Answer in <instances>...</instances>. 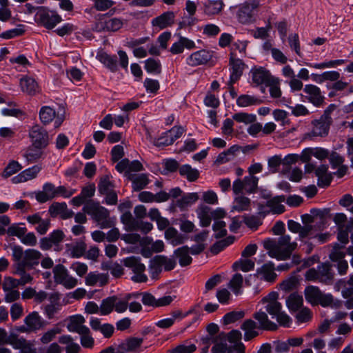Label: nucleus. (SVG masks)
Segmentation results:
<instances>
[{"mask_svg": "<svg viewBox=\"0 0 353 353\" xmlns=\"http://www.w3.org/2000/svg\"><path fill=\"white\" fill-rule=\"evenodd\" d=\"M263 246L270 257L279 261H285L290 258L297 248V243L291 242V237L289 235H281L278 241L267 239L264 241Z\"/></svg>", "mask_w": 353, "mask_h": 353, "instance_id": "obj_1", "label": "nucleus"}, {"mask_svg": "<svg viewBox=\"0 0 353 353\" xmlns=\"http://www.w3.org/2000/svg\"><path fill=\"white\" fill-rule=\"evenodd\" d=\"M12 258L17 262L16 265L27 268L30 270L38 265L42 256L41 253L34 249H28L23 251L19 245L12 247Z\"/></svg>", "mask_w": 353, "mask_h": 353, "instance_id": "obj_2", "label": "nucleus"}, {"mask_svg": "<svg viewBox=\"0 0 353 353\" xmlns=\"http://www.w3.org/2000/svg\"><path fill=\"white\" fill-rule=\"evenodd\" d=\"M279 294L276 292H272L266 296L263 297L261 302L266 304L265 308L266 312L272 316L276 317L279 324L283 327H289L291 319L290 317L282 310V305L278 299Z\"/></svg>", "mask_w": 353, "mask_h": 353, "instance_id": "obj_3", "label": "nucleus"}, {"mask_svg": "<svg viewBox=\"0 0 353 353\" xmlns=\"http://www.w3.org/2000/svg\"><path fill=\"white\" fill-rule=\"evenodd\" d=\"M335 273L332 265L328 263H322L317 268H310L305 274V279L309 281H319L325 285H332L334 280Z\"/></svg>", "mask_w": 353, "mask_h": 353, "instance_id": "obj_4", "label": "nucleus"}, {"mask_svg": "<svg viewBox=\"0 0 353 353\" xmlns=\"http://www.w3.org/2000/svg\"><path fill=\"white\" fill-rule=\"evenodd\" d=\"M83 211L90 215L101 228H109L112 226V222L109 219V211L99 203L92 200L88 201L85 203Z\"/></svg>", "mask_w": 353, "mask_h": 353, "instance_id": "obj_5", "label": "nucleus"}, {"mask_svg": "<svg viewBox=\"0 0 353 353\" xmlns=\"http://www.w3.org/2000/svg\"><path fill=\"white\" fill-rule=\"evenodd\" d=\"M305 300L312 305H321L327 307L332 304L333 296L330 294H324L317 286L309 285L305 288Z\"/></svg>", "mask_w": 353, "mask_h": 353, "instance_id": "obj_6", "label": "nucleus"}, {"mask_svg": "<svg viewBox=\"0 0 353 353\" xmlns=\"http://www.w3.org/2000/svg\"><path fill=\"white\" fill-rule=\"evenodd\" d=\"M121 221L125 225L126 231H139L140 230L144 234L150 232L153 225L149 222H143L134 218L130 211L125 212L121 216Z\"/></svg>", "mask_w": 353, "mask_h": 353, "instance_id": "obj_7", "label": "nucleus"}, {"mask_svg": "<svg viewBox=\"0 0 353 353\" xmlns=\"http://www.w3.org/2000/svg\"><path fill=\"white\" fill-rule=\"evenodd\" d=\"M53 274L55 283L63 285L67 289H72L77 285V279L71 276L62 264L54 267Z\"/></svg>", "mask_w": 353, "mask_h": 353, "instance_id": "obj_8", "label": "nucleus"}, {"mask_svg": "<svg viewBox=\"0 0 353 353\" xmlns=\"http://www.w3.org/2000/svg\"><path fill=\"white\" fill-rule=\"evenodd\" d=\"M258 6L259 3L256 1L241 4L236 12L238 21L242 24L252 23L254 21V10Z\"/></svg>", "mask_w": 353, "mask_h": 353, "instance_id": "obj_9", "label": "nucleus"}, {"mask_svg": "<svg viewBox=\"0 0 353 353\" xmlns=\"http://www.w3.org/2000/svg\"><path fill=\"white\" fill-rule=\"evenodd\" d=\"M37 13L39 22L48 29H52L61 22V17L54 11L41 8Z\"/></svg>", "mask_w": 353, "mask_h": 353, "instance_id": "obj_10", "label": "nucleus"}, {"mask_svg": "<svg viewBox=\"0 0 353 353\" xmlns=\"http://www.w3.org/2000/svg\"><path fill=\"white\" fill-rule=\"evenodd\" d=\"M213 54V51L201 49L192 53L186 59V63L192 67L205 65L212 60Z\"/></svg>", "mask_w": 353, "mask_h": 353, "instance_id": "obj_11", "label": "nucleus"}, {"mask_svg": "<svg viewBox=\"0 0 353 353\" xmlns=\"http://www.w3.org/2000/svg\"><path fill=\"white\" fill-rule=\"evenodd\" d=\"M229 65L231 67L230 83H234L241 77L245 64L241 59L236 57L234 52H231L230 54Z\"/></svg>", "mask_w": 353, "mask_h": 353, "instance_id": "obj_12", "label": "nucleus"}, {"mask_svg": "<svg viewBox=\"0 0 353 353\" xmlns=\"http://www.w3.org/2000/svg\"><path fill=\"white\" fill-rule=\"evenodd\" d=\"M331 124L332 122L323 119L321 117L315 119L312 121V128L307 134V136L310 139L316 137H325L329 133Z\"/></svg>", "mask_w": 353, "mask_h": 353, "instance_id": "obj_13", "label": "nucleus"}, {"mask_svg": "<svg viewBox=\"0 0 353 353\" xmlns=\"http://www.w3.org/2000/svg\"><path fill=\"white\" fill-rule=\"evenodd\" d=\"M32 145L45 148L48 145V134L46 130L39 125L33 126L30 132Z\"/></svg>", "mask_w": 353, "mask_h": 353, "instance_id": "obj_14", "label": "nucleus"}, {"mask_svg": "<svg viewBox=\"0 0 353 353\" xmlns=\"http://www.w3.org/2000/svg\"><path fill=\"white\" fill-rule=\"evenodd\" d=\"M252 80L256 85L271 84V81L274 77L271 75L270 72L263 67L254 68L251 70Z\"/></svg>", "mask_w": 353, "mask_h": 353, "instance_id": "obj_15", "label": "nucleus"}, {"mask_svg": "<svg viewBox=\"0 0 353 353\" xmlns=\"http://www.w3.org/2000/svg\"><path fill=\"white\" fill-rule=\"evenodd\" d=\"M303 92L307 94V100L314 105L319 107L323 105L324 97L319 87L312 84L305 85Z\"/></svg>", "mask_w": 353, "mask_h": 353, "instance_id": "obj_16", "label": "nucleus"}, {"mask_svg": "<svg viewBox=\"0 0 353 353\" xmlns=\"http://www.w3.org/2000/svg\"><path fill=\"white\" fill-rule=\"evenodd\" d=\"M253 318L256 320L259 323V330L275 331L278 329V325L271 321L268 316L266 312L259 310V312L253 314Z\"/></svg>", "mask_w": 353, "mask_h": 353, "instance_id": "obj_17", "label": "nucleus"}, {"mask_svg": "<svg viewBox=\"0 0 353 353\" xmlns=\"http://www.w3.org/2000/svg\"><path fill=\"white\" fill-rule=\"evenodd\" d=\"M174 18L175 14L173 12H165L161 15L154 18L152 20V25L162 30L172 26L174 23Z\"/></svg>", "mask_w": 353, "mask_h": 353, "instance_id": "obj_18", "label": "nucleus"}, {"mask_svg": "<svg viewBox=\"0 0 353 353\" xmlns=\"http://www.w3.org/2000/svg\"><path fill=\"white\" fill-rule=\"evenodd\" d=\"M241 329L244 331L243 339L245 341H251L259 334L257 323L251 319L245 320L241 325Z\"/></svg>", "mask_w": 353, "mask_h": 353, "instance_id": "obj_19", "label": "nucleus"}, {"mask_svg": "<svg viewBox=\"0 0 353 353\" xmlns=\"http://www.w3.org/2000/svg\"><path fill=\"white\" fill-rule=\"evenodd\" d=\"M196 48L195 43L187 37L180 36L179 40L174 42L170 49L173 54H181L184 49L192 50Z\"/></svg>", "mask_w": 353, "mask_h": 353, "instance_id": "obj_20", "label": "nucleus"}, {"mask_svg": "<svg viewBox=\"0 0 353 353\" xmlns=\"http://www.w3.org/2000/svg\"><path fill=\"white\" fill-rule=\"evenodd\" d=\"M274 264L272 262H268L264 264L261 268L257 269L256 273L253 275L254 279L261 275L263 279L268 282H274L276 278V274L274 272Z\"/></svg>", "mask_w": 353, "mask_h": 353, "instance_id": "obj_21", "label": "nucleus"}, {"mask_svg": "<svg viewBox=\"0 0 353 353\" xmlns=\"http://www.w3.org/2000/svg\"><path fill=\"white\" fill-rule=\"evenodd\" d=\"M97 59L111 72H115L118 70L117 55H110L104 51H100L97 53Z\"/></svg>", "mask_w": 353, "mask_h": 353, "instance_id": "obj_22", "label": "nucleus"}, {"mask_svg": "<svg viewBox=\"0 0 353 353\" xmlns=\"http://www.w3.org/2000/svg\"><path fill=\"white\" fill-rule=\"evenodd\" d=\"M41 169V168L39 165H34L32 168L22 171L20 174L14 176L12 179V181L14 183H19L34 179L37 174L40 172Z\"/></svg>", "mask_w": 353, "mask_h": 353, "instance_id": "obj_23", "label": "nucleus"}, {"mask_svg": "<svg viewBox=\"0 0 353 353\" xmlns=\"http://www.w3.org/2000/svg\"><path fill=\"white\" fill-rule=\"evenodd\" d=\"M165 238L173 246L181 245L188 239L186 235L179 233L173 227H169L165 230Z\"/></svg>", "mask_w": 353, "mask_h": 353, "instance_id": "obj_24", "label": "nucleus"}, {"mask_svg": "<svg viewBox=\"0 0 353 353\" xmlns=\"http://www.w3.org/2000/svg\"><path fill=\"white\" fill-rule=\"evenodd\" d=\"M85 320L81 315H74L70 316V322L67 325L68 331L72 332H76L80 334L83 333V331H86L88 327L83 325Z\"/></svg>", "mask_w": 353, "mask_h": 353, "instance_id": "obj_25", "label": "nucleus"}, {"mask_svg": "<svg viewBox=\"0 0 353 353\" xmlns=\"http://www.w3.org/2000/svg\"><path fill=\"white\" fill-rule=\"evenodd\" d=\"M143 339L137 337H129L121 343L119 346L122 353L135 351L143 343Z\"/></svg>", "mask_w": 353, "mask_h": 353, "instance_id": "obj_26", "label": "nucleus"}, {"mask_svg": "<svg viewBox=\"0 0 353 353\" xmlns=\"http://www.w3.org/2000/svg\"><path fill=\"white\" fill-rule=\"evenodd\" d=\"M19 84L21 90L29 95H34L38 92V84L33 78L23 77L20 79Z\"/></svg>", "mask_w": 353, "mask_h": 353, "instance_id": "obj_27", "label": "nucleus"}, {"mask_svg": "<svg viewBox=\"0 0 353 353\" xmlns=\"http://www.w3.org/2000/svg\"><path fill=\"white\" fill-rule=\"evenodd\" d=\"M128 179L132 183L133 190L136 192L143 190L150 182L146 174H130Z\"/></svg>", "mask_w": 353, "mask_h": 353, "instance_id": "obj_28", "label": "nucleus"}, {"mask_svg": "<svg viewBox=\"0 0 353 353\" xmlns=\"http://www.w3.org/2000/svg\"><path fill=\"white\" fill-rule=\"evenodd\" d=\"M26 325L28 327V330L35 331L43 327V323L41 316L37 312L29 314L24 319Z\"/></svg>", "mask_w": 353, "mask_h": 353, "instance_id": "obj_29", "label": "nucleus"}, {"mask_svg": "<svg viewBox=\"0 0 353 353\" xmlns=\"http://www.w3.org/2000/svg\"><path fill=\"white\" fill-rule=\"evenodd\" d=\"M174 254L179 259V265L185 267L191 264L192 258L190 256V248L187 245L182 246L174 250Z\"/></svg>", "mask_w": 353, "mask_h": 353, "instance_id": "obj_30", "label": "nucleus"}, {"mask_svg": "<svg viewBox=\"0 0 353 353\" xmlns=\"http://www.w3.org/2000/svg\"><path fill=\"white\" fill-rule=\"evenodd\" d=\"M240 148H241L238 145L231 146L227 150L220 153L214 163L217 165H221L231 161L234 159L235 154L240 151Z\"/></svg>", "mask_w": 353, "mask_h": 353, "instance_id": "obj_31", "label": "nucleus"}, {"mask_svg": "<svg viewBox=\"0 0 353 353\" xmlns=\"http://www.w3.org/2000/svg\"><path fill=\"white\" fill-rule=\"evenodd\" d=\"M198 218L200 221V225L202 227H208L212 221L211 208L207 205H201L197 210Z\"/></svg>", "mask_w": 353, "mask_h": 353, "instance_id": "obj_32", "label": "nucleus"}, {"mask_svg": "<svg viewBox=\"0 0 353 353\" xmlns=\"http://www.w3.org/2000/svg\"><path fill=\"white\" fill-rule=\"evenodd\" d=\"M285 201L284 195L276 196L267 201L266 205L275 214H282L285 212V206L281 204Z\"/></svg>", "mask_w": 353, "mask_h": 353, "instance_id": "obj_33", "label": "nucleus"}, {"mask_svg": "<svg viewBox=\"0 0 353 353\" xmlns=\"http://www.w3.org/2000/svg\"><path fill=\"white\" fill-rule=\"evenodd\" d=\"M61 344L65 345V353H79L81 350L80 345L74 342L72 337L70 335H63L59 338Z\"/></svg>", "mask_w": 353, "mask_h": 353, "instance_id": "obj_34", "label": "nucleus"}, {"mask_svg": "<svg viewBox=\"0 0 353 353\" xmlns=\"http://www.w3.org/2000/svg\"><path fill=\"white\" fill-rule=\"evenodd\" d=\"M147 139L157 147L160 148L168 146L173 143V139L170 138V134L168 131L162 133V134L157 139H153L148 130H147Z\"/></svg>", "mask_w": 353, "mask_h": 353, "instance_id": "obj_35", "label": "nucleus"}, {"mask_svg": "<svg viewBox=\"0 0 353 353\" xmlns=\"http://www.w3.org/2000/svg\"><path fill=\"white\" fill-rule=\"evenodd\" d=\"M123 264L133 271L134 273L145 272V267L141 263V259L136 256H130L125 258L123 261Z\"/></svg>", "mask_w": 353, "mask_h": 353, "instance_id": "obj_36", "label": "nucleus"}, {"mask_svg": "<svg viewBox=\"0 0 353 353\" xmlns=\"http://www.w3.org/2000/svg\"><path fill=\"white\" fill-rule=\"evenodd\" d=\"M303 304V296L298 293H292L286 299V305L290 312L298 311Z\"/></svg>", "mask_w": 353, "mask_h": 353, "instance_id": "obj_37", "label": "nucleus"}, {"mask_svg": "<svg viewBox=\"0 0 353 353\" xmlns=\"http://www.w3.org/2000/svg\"><path fill=\"white\" fill-rule=\"evenodd\" d=\"M199 196L196 192L188 193L183 195L181 199L176 200V205L181 209L185 210L188 206L196 202Z\"/></svg>", "mask_w": 353, "mask_h": 353, "instance_id": "obj_38", "label": "nucleus"}, {"mask_svg": "<svg viewBox=\"0 0 353 353\" xmlns=\"http://www.w3.org/2000/svg\"><path fill=\"white\" fill-rule=\"evenodd\" d=\"M179 174L190 182L196 181L200 175L198 170L192 168L188 164L183 165L179 168Z\"/></svg>", "mask_w": 353, "mask_h": 353, "instance_id": "obj_39", "label": "nucleus"}, {"mask_svg": "<svg viewBox=\"0 0 353 353\" xmlns=\"http://www.w3.org/2000/svg\"><path fill=\"white\" fill-rule=\"evenodd\" d=\"M222 0L208 1L204 4V12L208 15H215L221 12L223 9Z\"/></svg>", "mask_w": 353, "mask_h": 353, "instance_id": "obj_40", "label": "nucleus"}, {"mask_svg": "<svg viewBox=\"0 0 353 353\" xmlns=\"http://www.w3.org/2000/svg\"><path fill=\"white\" fill-rule=\"evenodd\" d=\"M262 103L263 100L248 94H241L236 99V104L240 107L260 105Z\"/></svg>", "mask_w": 353, "mask_h": 353, "instance_id": "obj_41", "label": "nucleus"}, {"mask_svg": "<svg viewBox=\"0 0 353 353\" xmlns=\"http://www.w3.org/2000/svg\"><path fill=\"white\" fill-rule=\"evenodd\" d=\"M235 237L234 236H229L225 239L220 240L214 243L210 248V252L216 255L223 250L226 247L232 244L234 242Z\"/></svg>", "mask_w": 353, "mask_h": 353, "instance_id": "obj_42", "label": "nucleus"}, {"mask_svg": "<svg viewBox=\"0 0 353 353\" xmlns=\"http://www.w3.org/2000/svg\"><path fill=\"white\" fill-rule=\"evenodd\" d=\"M114 184L110 180L109 175H104L99 179L98 183V191L101 194H108V192L114 190Z\"/></svg>", "mask_w": 353, "mask_h": 353, "instance_id": "obj_43", "label": "nucleus"}, {"mask_svg": "<svg viewBox=\"0 0 353 353\" xmlns=\"http://www.w3.org/2000/svg\"><path fill=\"white\" fill-rule=\"evenodd\" d=\"M42 148L37 147L34 145H32L31 146L27 148L23 154V157L30 163L35 162L38 159H39L42 156Z\"/></svg>", "mask_w": 353, "mask_h": 353, "instance_id": "obj_44", "label": "nucleus"}, {"mask_svg": "<svg viewBox=\"0 0 353 353\" xmlns=\"http://www.w3.org/2000/svg\"><path fill=\"white\" fill-rule=\"evenodd\" d=\"M115 296H108L101 301L100 307V314L106 316L112 313L115 306Z\"/></svg>", "mask_w": 353, "mask_h": 353, "instance_id": "obj_45", "label": "nucleus"}, {"mask_svg": "<svg viewBox=\"0 0 353 353\" xmlns=\"http://www.w3.org/2000/svg\"><path fill=\"white\" fill-rule=\"evenodd\" d=\"M27 268L14 265L13 274L20 276V279H18L20 285L30 283L33 280V277L29 273H27Z\"/></svg>", "mask_w": 353, "mask_h": 353, "instance_id": "obj_46", "label": "nucleus"}, {"mask_svg": "<svg viewBox=\"0 0 353 353\" xmlns=\"http://www.w3.org/2000/svg\"><path fill=\"white\" fill-rule=\"evenodd\" d=\"M56 112L50 106H43L39 111V118L41 121L46 125L50 123L54 119Z\"/></svg>", "mask_w": 353, "mask_h": 353, "instance_id": "obj_47", "label": "nucleus"}, {"mask_svg": "<svg viewBox=\"0 0 353 353\" xmlns=\"http://www.w3.org/2000/svg\"><path fill=\"white\" fill-rule=\"evenodd\" d=\"M241 337V332L237 330H233L228 334L221 332L218 335V338L220 339V341H228L231 343H239Z\"/></svg>", "mask_w": 353, "mask_h": 353, "instance_id": "obj_48", "label": "nucleus"}, {"mask_svg": "<svg viewBox=\"0 0 353 353\" xmlns=\"http://www.w3.org/2000/svg\"><path fill=\"white\" fill-rule=\"evenodd\" d=\"M145 69L148 73L159 74L161 72V64L159 59L149 58L145 61Z\"/></svg>", "mask_w": 353, "mask_h": 353, "instance_id": "obj_49", "label": "nucleus"}, {"mask_svg": "<svg viewBox=\"0 0 353 353\" xmlns=\"http://www.w3.org/2000/svg\"><path fill=\"white\" fill-rule=\"evenodd\" d=\"M251 201L249 198L244 196H239L234 199V205L233 208L238 211L248 210L250 207Z\"/></svg>", "mask_w": 353, "mask_h": 353, "instance_id": "obj_50", "label": "nucleus"}, {"mask_svg": "<svg viewBox=\"0 0 353 353\" xmlns=\"http://www.w3.org/2000/svg\"><path fill=\"white\" fill-rule=\"evenodd\" d=\"M259 178L254 176H246L243 179L245 184V190L248 194L254 193L256 191Z\"/></svg>", "mask_w": 353, "mask_h": 353, "instance_id": "obj_51", "label": "nucleus"}, {"mask_svg": "<svg viewBox=\"0 0 353 353\" xmlns=\"http://www.w3.org/2000/svg\"><path fill=\"white\" fill-rule=\"evenodd\" d=\"M234 270H241L243 272H249L254 268V262L251 259H241L232 265Z\"/></svg>", "mask_w": 353, "mask_h": 353, "instance_id": "obj_52", "label": "nucleus"}, {"mask_svg": "<svg viewBox=\"0 0 353 353\" xmlns=\"http://www.w3.org/2000/svg\"><path fill=\"white\" fill-rule=\"evenodd\" d=\"M162 271V266L160 263V261L158 258V256H154L152 259L150 260V265H149V272L151 276V278L153 279H156L159 274Z\"/></svg>", "mask_w": 353, "mask_h": 353, "instance_id": "obj_53", "label": "nucleus"}, {"mask_svg": "<svg viewBox=\"0 0 353 353\" xmlns=\"http://www.w3.org/2000/svg\"><path fill=\"white\" fill-rule=\"evenodd\" d=\"M243 282V276L241 274H235L229 283V288L233 291L235 294L240 292Z\"/></svg>", "mask_w": 353, "mask_h": 353, "instance_id": "obj_54", "label": "nucleus"}, {"mask_svg": "<svg viewBox=\"0 0 353 353\" xmlns=\"http://www.w3.org/2000/svg\"><path fill=\"white\" fill-rule=\"evenodd\" d=\"M232 119L239 123L249 124L252 123L255 121L256 116L246 112H239L232 115Z\"/></svg>", "mask_w": 353, "mask_h": 353, "instance_id": "obj_55", "label": "nucleus"}, {"mask_svg": "<svg viewBox=\"0 0 353 353\" xmlns=\"http://www.w3.org/2000/svg\"><path fill=\"white\" fill-rule=\"evenodd\" d=\"M343 245L336 243L329 254L330 259L332 261H339L343 260L345 256V253L343 251Z\"/></svg>", "mask_w": 353, "mask_h": 353, "instance_id": "obj_56", "label": "nucleus"}, {"mask_svg": "<svg viewBox=\"0 0 353 353\" xmlns=\"http://www.w3.org/2000/svg\"><path fill=\"white\" fill-rule=\"evenodd\" d=\"M245 224L250 229L256 230L262 224L261 218L255 215L243 216Z\"/></svg>", "mask_w": 353, "mask_h": 353, "instance_id": "obj_57", "label": "nucleus"}, {"mask_svg": "<svg viewBox=\"0 0 353 353\" xmlns=\"http://www.w3.org/2000/svg\"><path fill=\"white\" fill-rule=\"evenodd\" d=\"M225 226L226 223L223 221H216L212 225V229L215 232V239H221L226 236L227 230L225 229Z\"/></svg>", "mask_w": 353, "mask_h": 353, "instance_id": "obj_58", "label": "nucleus"}, {"mask_svg": "<svg viewBox=\"0 0 353 353\" xmlns=\"http://www.w3.org/2000/svg\"><path fill=\"white\" fill-rule=\"evenodd\" d=\"M123 25V21L118 18H112L105 20V28H106V31L116 32L120 30Z\"/></svg>", "mask_w": 353, "mask_h": 353, "instance_id": "obj_59", "label": "nucleus"}, {"mask_svg": "<svg viewBox=\"0 0 353 353\" xmlns=\"http://www.w3.org/2000/svg\"><path fill=\"white\" fill-rule=\"evenodd\" d=\"M22 166L16 161H11L5 168L2 176L8 178L21 170Z\"/></svg>", "mask_w": 353, "mask_h": 353, "instance_id": "obj_60", "label": "nucleus"}, {"mask_svg": "<svg viewBox=\"0 0 353 353\" xmlns=\"http://www.w3.org/2000/svg\"><path fill=\"white\" fill-rule=\"evenodd\" d=\"M244 316V311H232L225 314L223 321L225 324H230L243 319Z\"/></svg>", "mask_w": 353, "mask_h": 353, "instance_id": "obj_61", "label": "nucleus"}, {"mask_svg": "<svg viewBox=\"0 0 353 353\" xmlns=\"http://www.w3.org/2000/svg\"><path fill=\"white\" fill-rule=\"evenodd\" d=\"M81 344L85 348H92L94 345V340L90 334V329L88 327L86 331L81 333Z\"/></svg>", "mask_w": 353, "mask_h": 353, "instance_id": "obj_62", "label": "nucleus"}, {"mask_svg": "<svg viewBox=\"0 0 353 353\" xmlns=\"http://www.w3.org/2000/svg\"><path fill=\"white\" fill-rule=\"evenodd\" d=\"M23 25H19L17 28L7 30L1 34V37L6 39H12L18 36H21L24 33Z\"/></svg>", "mask_w": 353, "mask_h": 353, "instance_id": "obj_63", "label": "nucleus"}, {"mask_svg": "<svg viewBox=\"0 0 353 353\" xmlns=\"http://www.w3.org/2000/svg\"><path fill=\"white\" fill-rule=\"evenodd\" d=\"M196 347L194 344L179 345L175 348L169 350V353H193L196 351Z\"/></svg>", "mask_w": 353, "mask_h": 353, "instance_id": "obj_64", "label": "nucleus"}]
</instances>
